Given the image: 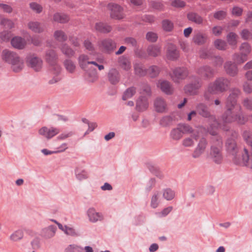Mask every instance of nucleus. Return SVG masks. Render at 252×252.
<instances>
[{
    "label": "nucleus",
    "instance_id": "51",
    "mask_svg": "<svg viewBox=\"0 0 252 252\" xmlns=\"http://www.w3.org/2000/svg\"><path fill=\"white\" fill-rule=\"evenodd\" d=\"M83 248L80 246L71 244L64 250L65 252H83Z\"/></svg>",
    "mask_w": 252,
    "mask_h": 252
},
{
    "label": "nucleus",
    "instance_id": "43",
    "mask_svg": "<svg viewBox=\"0 0 252 252\" xmlns=\"http://www.w3.org/2000/svg\"><path fill=\"white\" fill-rule=\"evenodd\" d=\"M136 93V88L134 87H131L127 88L124 92L122 96V99L124 100L132 97Z\"/></svg>",
    "mask_w": 252,
    "mask_h": 252
},
{
    "label": "nucleus",
    "instance_id": "42",
    "mask_svg": "<svg viewBox=\"0 0 252 252\" xmlns=\"http://www.w3.org/2000/svg\"><path fill=\"white\" fill-rule=\"evenodd\" d=\"M175 195V193L174 190L170 188H167L163 190V197L166 200H172Z\"/></svg>",
    "mask_w": 252,
    "mask_h": 252
},
{
    "label": "nucleus",
    "instance_id": "11",
    "mask_svg": "<svg viewBox=\"0 0 252 252\" xmlns=\"http://www.w3.org/2000/svg\"><path fill=\"white\" fill-rule=\"evenodd\" d=\"M99 46L104 53L111 54L116 49L117 43L112 39L106 38L101 41Z\"/></svg>",
    "mask_w": 252,
    "mask_h": 252
},
{
    "label": "nucleus",
    "instance_id": "10",
    "mask_svg": "<svg viewBox=\"0 0 252 252\" xmlns=\"http://www.w3.org/2000/svg\"><path fill=\"white\" fill-rule=\"evenodd\" d=\"M27 63L28 65L35 71H39L42 67V60L34 54L29 55L27 56Z\"/></svg>",
    "mask_w": 252,
    "mask_h": 252
},
{
    "label": "nucleus",
    "instance_id": "61",
    "mask_svg": "<svg viewBox=\"0 0 252 252\" xmlns=\"http://www.w3.org/2000/svg\"><path fill=\"white\" fill-rule=\"evenodd\" d=\"M30 6L32 10L35 11L37 13H41L42 10V6L40 4L34 2L30 3Z\"/></svg>",
    "mask_w": 252,
    "mask_h": 252
},
{
    "label": "nucleus",
    "instance_id": "6",
    "mask_svg": "<svg viewBox=\"0 0 252 252\" xmlns=\"http://www.w3.org/2000/svg\"><path fill=\"white\" fill-rule=\"evenodd\" d=\"M218 146H212L210 149V156L211 159L217 164H220L222 160V155L221 152V146L222 144L220 137H216Z\"/></svg>",
    "mask_w": 252,
    "mask_h": 252
},
{
    "label": "nucleus",
    "instance_id": "19",
    "mask_svg": "<svg viewBox=\"0 0 252 252\" xmlns=\"http://www.w3.org/2000/svg\"><path fill=\"white\" fill-rule=\"evenodd\" d=\"M87 215L90 221L96 222L98 220H102L103 219L101 213L96 212L94 208H90L87 211Z\"/></svg>",
    "mask_w": 252,
    "mask_h": 252
},
{
    "label": "nucleus",
    "instance_id": "5",
    "mask_svg": "<svg viewBox=\"0 0 252 252\" xmlns=\"http://www.w3.org/2000/svg\"><path fill=\"white\" fill-rule=\"evenodd\" d=\"M45 59L46 62L52 67L53 73L55 74H59L61 70L60 65L58 64L59 57L56 52L53 49H48L46 51Z\"/></svg>",
    "mask_w": 252,
    "mask_h": 252
},
{
    "label": "nucleus",
    "instance_id": "3",
    "mask_svg": "<svg viewBox=\"0 0 252 252\" xmlns=\"http://www.w3.org/2000/svg\"><path fill=\"white\" fill-rule=\"evenodd\" d=\"M2 59L11 65V68L14 72H19L23 69V62L16 53L6 49L4 50L2 53Z\"/></svg>",
    "mask_w": 252,
    "mask_h": 252
},
{
    "label": "nucleus",
    "instance_id": "64",
    "mask_svg": "<svg viewBox=\"0 0 252 252\" xmlns=\"http://www.w3.org/2000/svg\"><path fill=\"white\" fill-rule=\"evenodd\" d=\"M243 105L247 109L252 110V98L245 99L243 101Z\"/></svg>",
    "mask_w": 252,
    "mask_h": 252
},
{
    "label": "nucleus",
    "instance_id": "37",
    "mask_svg": "<svg viewBox=\"0 0 252 252\" xmlns=\"http://www.w3.org/2000/svg\"><path fill=\"white\" fill-rule=\"evenodd\" d=\"M55 39L59 42H64L67 39V36L65 32L62 30H57L54 33Z\"/></svg>",
    "mask_w": 252,
    "mask_h": 252
},
{
    "label": "nucleus",
    "instance_id": "53",
    "mask_svg": "<svg viewBox=\"0 0 252 252\" xmlns=\"http://www.w3.org/2000/svg\"><path fill=\"white\" fill-rule=\"evenodd\" d=\"M24 236V233L22 230H18L15 231L10 236V239L14 241H17L21 240Z\"/></svg>",
    "mask_w": 252,
    "mask_h": 252
},
{
    "label": "nucleus",
    "instance_id": "59",
    "mask_svg": "<svg viewBox=\"0 0 252 252\" xmlns=\"http://www.w3.org/2000/svg\"><path fill=\"white\" fill-rule=\"evenodd\" d=\"M141 18L142 21L150 24L153 23L155 21V17L153 15L145 14Z\"/></svg>",
    "mask_w": 252,
    "mask_h": 252
},
{
    "label": "nucleus",
    "instance_id": "12",
    "mask_svg": "<svg viewBox=\"0 0 252 252\" xmlns=\"http://www.w3.org/2000/svg\"><path fill=\"white\" fill-rule=\"evenodd\" d=\"M201 82L199 79H197L194 82L185 85L184 88V90L187 94L193 95L197 94L198 91L201 88Z\"/></svg>",
    "mask_w": 252,
    "mask_h": 252
},
{
    "label": "nucleus",
    "instance_id": "50",
    "mask_svg": "<svg viewBox=\"0 0 252 252\" xmlns=\"http://www.w3.org/2000/svg\"><path fill=\"white\" fill-rule=\"evenodd\" d=\"M0 25L6 29H11L14 27V24L13 21L7 18H2L0 21Z\"/></svg>",
    "mask_w": 252,
    "mask_h": 252
},
{
    "label": "nucleus",
    "instance_id": "13",
    "mask_svg": "<svg viewBox=\"0 0 252 252\" xmlns=\"http://www.w3.org/2000/svg\"><path fill=\"white\" fill-rule=\"evenodd\" d=\"M189 75L188 69L185 67H178L173 70L172 78L174 82H179V80L185 79Z\"/></svg>",
    "mask_w": 252,
    "mask_h": 252
},
{
    "label": "nucleus",
    "instance_id": "40",
    "mask_svg": "<svg viewBox=\"0 0 252 252\" xmlns=\"http://www.w3.org/2000/svg\"><path fill=\"white\" fill-rule=\"evenodd\" d=\"M170 136L174 140H179L183 137V133L177 127L171 130Z\"/></svg>",
    "mask_w": 252,
    "mask_h": 252
},
{
    "label": "nucleus",
    "instance_id": "20",
    "mask_svg": "<svg viewBox=\"0 0 252 252\" xmlns=\"http://www.w3.org/2000/svg\"><path fill=\"white\" fill-rule=\"evenodd\" d=\"M224 68L227 74L234 77L238 73V68L236 64L231 61L226 62L224 64Z\"/></svg>",
    "mask_w": 252,
    "mask_h": 252
},
{
    "label": "nucleus",
    "instance_id": "8",
    "mask_svg": "<svg viewBox=\"0 0 252 252\" xmlns=\"http://www.w3.org/2000/svg\"><path fill=\"white\" fill-rule=\"evenodd\" d=\"M197 113H198L202 117L207 118L210 121L215 122V124L218 125V121L216 116L211 114L208 107L204 103L198 104L196 107Z\"/></svg>",
    "mask_w": 252,
    "mask_h": 252
},
{
    "label": "nucleus",
    "instance_id": "18",
    "mask_svg": "<svg viewBox=\"0 0 252 252\" xmlns=\"http://www.w3.org/2000/svg\"><path fill=\"white\" fill-rule=\"evenodd\" d=\"M148 106L147 98L145 96H140L136 100L135 108L138 112H143L148 108Z\"/></svg>",
    "mask_w": 252,
    "mask_h": 252
},
{
    "label": "nucleus",
    "instance_id": "24",
    "mask_svg": "<svg viewBox=\"0 0 252 252\" xmlns=\"http://www.w3.org/2000/svg\"><path fill=\"white\" fill-rule=\"evenodd\" d=\"M95 28L97 31L103 33H109L112 29L111 26L103 22L96 23Z\"/></svg>",
    "mask_w": 252,
    "mask_h": 252
},
{
    "label": "nucleus",
    "instance_id": "30",
    "mask_svg": "<svg viewBox=\"0 0 252 252\" xmlns=\"http://www.w3.org/2000/svg\"><path fill=\"white\" fill-rule=\"evenodd\" d=\"M11 44L13 47L18 49H23L25 47L24 40L21 37H13L11 40Z\"/></svg>",
    "mask_w": 252,
    "mask_h": 252
},
{
    "label": "nucleus",
    "instance_id": "57",
    "mask_svg": "<svg viewBox=\"0 0 252 252\" xmlns=\"http://www.w3.org/2000/svg\"><path fill=\"white\" fill-rule=\"evenodd\" d=\"M146 36L147 40L151 42H155L158 38L157 34L152 32H148Z\"/></svg>",
    "mask_w": 252,
    "mask_h": 252
},
{
    "label": "nucleus",
    "instance_id": "4",
    "mask_svg": "<svg viewBox=\"0 0 252 252\" xmlns=\"http://www.w3.org/2000/svg\"><path fill=\"white\" fill-rule=\"evenodd\" d=\"M230 81L224 77L217 78L213 83L208 87V92L211 94L222 93L226 91L230 85Z\"/></svg>",
    "mask_w": 252,
    "mask_h": 252
},
{
    "label": "nucleus",
    "instance_id": "16",
    "mask_svg": "<svg viewBox=\"0 0 252 252\" xmlns=\"http://www.w3.org/2000/svg\"><path fill=\"white\" fill-rule=\"evenodd\" d=\"M207 144V142L206 139L204 137L201 138L199 140L197 147L194 150L192 154V157L194 158H198L204 152Z\"/></svg>",
    "mask_w": 252,
    "mask_h": 252
},
{
    "label": "nucleus",
    "instance_id": "27",
    "mask_svg": "<svg viewBox=\"0 0 252 252\" xmlns=\"http://www.w3.org/2000/svg\"><path fill=\"white\" fill-rule=\"evenodd\" d=\"M187 18L189 21L196 24L200 25L203 23V18L195 12H190L188 13L187 14Z\"/></svg>",
    "mask_w": 252,
    "mask_h": 252
},
{
    "label": "nucleus",
    "instance_id": "47",
    "mask_svg": "<svg viewBox=\"0 0 252 252\" xmlns=\"http://www.w3.org/2000/svg\"><path fill=\"white\" fill-rule=\"evenodd\" d=\"M89 60V57L87 55L83 54L80 55L78 58V61L80 66L83 69H85L88 64L87 61Z\"/></svg>",
    "mask_w": 252,
    "mask_h": 252
},
{
    "label": "nucleus",
    "instance_id": "54",
    "mask_svg": "<svg viewBox=\"0 0 252 252\" xmlns=\"http://www.w3.org/2000/svg\"><path fill=\"white\" fill-rule=\"evenodd\" d=\"M247 57H244L243 55L235 54L233 56V60L239 64H241L245 62L247 60Z\"/></svg>",
    "mask_w": 252,
    "mask_h": 252
},
{
    "label": "nucleus",
    "instance_id": "48",
    "mask_svg": "<svg viewBox=\"0 0 252 252\" xmlns=\"http://www.w3.org/2000/svg\"><path fill=\"white\" fill-rule=\"evenodd\" d=\"M178 127L183 134L186 133H192L193 130L192 128L189 125L186 124H179Z\"/></svg>",
    "mask_w": 252,
    "mask_h": 252
},
{
    "label": "nucleus",
    "instance_id": "9",
    "mask_svg": "<svg viewBox=\"0 0 252 252\" xmlns=\"http://www.w3.org/2000/svg\"><path fill=\"white\" fill-rule=\"evenodd\" d=\"M196 73L203 80H209L214 77L215 70L212 67L205 65L198 68Z\"/></svg>",
    "mask_w": 252,
    "mask_h": 252
},
{
    "label": "nucleus",
    "instance_id": "7",
    "mask_svg": "<svg viewBox=\"0 0 252 252\" xmlns=\"http://www.w3.org/2000/svg\"><path fill=\"white\" fill-rule=\"evenodd\" d=\"M107 7L110 11V17L115 20H122L125 17L124 9L118 4L110 3Z\"/></svg>",
    "mask_w": 252,
    "mask_h": 252
},
{
    "label": "nucleus",
    "instance_id": "39",
    "mask_svg": "<svg viewBox=\"0 0 252 252\" xmlns=\"http://www.w3.org/2000/svg\"><path fill=\"white\" fill-rule=\"evenodd\" d=\"M214 45L216 48L219 50L224 51L226 49L227 43L221 39H217L214 42Z\"/></svg>",
    "mask_w": 252,
    "mask_h": 252
},
{
    "label": "nucleus",
    "instance_id": "14",
    "mask_svg": "<svg viewBox=\"0 0 252 252\" xmlns=\"http://www.w3.org/2000/svg\"><path fill=\"white\" fill-rule=\"evenodd\" d=\"M166 57L170 61H175L177 60L180 57V51L178 50L176 46L172 43L168 45Z\"/></svg>",
    "mask_w": 252,
    "mask_h": 252
},
{
    "label": "nucleus",
    "instance_id": "26",
    "mask_svg": "<svg viewBox=\"0 0 252 252\" xmlns=\"http://www.w3.org/2000/svg\"><path fill=\"white\" fill-rule=\"evenodd\" d=\"M119 65L124 70L128 71L131 68V63L128 58L125 56H122L118 58Z\"/></svg>",
    "mask_w": 252,
    "mask_h": 252
},
{
    "label": "nucleus",
    "instance_id": "31",
    "mask_svg": "<svg viewBox=\"0 0 252 252\" xmlns=\"http://www.w3.org/2000/svg\"><path fill=\"white\" fill-rule=\"evenodd\" d=\"M154 106L156 111L162 113L166 108V103L164 100L161 98H157L154 102Z\"/></svg>",
    "mask_w": 252,
    "mask_h": 252
},
{
    "label": "nucleus",
    "instance_id": "58",
    "mask_svg": "<svg viewBox=\"0 0 252 252\" xmlns=\"http://www.w3.org/2000/svg\"><path fill=\"white\" fill-rule=\"evenodd\" d=\"M200 58L203 59H210L212 58L211 52L207 49H202L199 51Z\"/></svg>",
    "mask_w": 252,
    "mask_h": 252
},
{
    "label": "nucleus",
    "instance_id": "49",
    "mask_svg": "<svg viewBox=\"0 0 252 252\" xmlns=\"http://www.w3.org/2000/svg\"><path fill=\"white\" fill-rule=\"evenodd\" d=\"M147 70V74H149L151 78L156 77L159 73V67L156 65H152Z\"/></svg>",
    "mask_w": 252,
    "mask_h": 252
},
{
    "label": "nucleus",
    "instance_id": "56",
    "mask_svg": "<svg viewBox=\"0 0 252 252\" xmlns=\"http://www.w3.org/2000/svg\"><path fill=\"white\" fill-rule=\"evenodd\" d=\"M159 192L156 191L152 196L151 201V206L153 208H156L158 205V199Z\"/></svg>",
    "mask_w": 252,
    "mask_h": 252
},
{
    "label": "nucleus",
    "instance_id": "23",
    "mask_svg": "<svg viewBox=\"0 0 252 252\" xmlns=\"http://www.w3.org/2000/svg\"><path fill=\"white\" fill-rule=\"evenodd\" d=\"M134 73L136 75L139 77H143L146 75L148 73V70L144 68L143 64L141 63H136L134 64Z\"/></svg>",
    "mask_w": 252,
    "mask_h": 252
},
{
    "label": "nucleus",
    "instance_id": "38",
    "mask_svg": "<svg viewBox=\"0 0 252 252\" xmlns=\"http://www.w3.org/2000/svg\"><path fill=\"white\" fill-rule=\"evenodd\" d=\"M161 25L163 31L166 32H171L174 28V24L168 19L163 20L161 22Z\"/></svg>",
    "mask_w": 252,
    "mask_h": 252
},
{
    "label": "nucleus",
    "instance_id": "63",
    "mask_svg": "<svg viewBox=\"0 0 252 252\" xmlns=\"http://www.w3.org/2000/svg\"><path fill=\"white\" fill-rule=\"evenodd\" d=\"M243 11V10L242 8L238 6H234L232 8L231 12L232 15L237 17H240L242 15Z\"/></svg>",
    "mask_w": 252,
    "mask_h": 252
},
{
    "label": "nucleus",
    "instance_id": "55",
    "mask_svg": "<svg viewBox=\"0 0 252 252\" xmlns=\"http://www.w3.org/2000/svg\"><path fill=\"white\" fill-rule=\"evenodd\" d=\"M226 15L227 13L224 10L217 11L214 13V18L218 20H223L225 18Z\"/></svg>",
    "mask_w": 252,
    "mask_h": 252
},
{
    "label": "nucleus",
    "instance_id": "45",
    "mask_svg": "<svg viewBox=\"0 0 252 252\" xmlns=\"http://www.w3.org/2000/svg\"><path fill=\"white\" fill-rule=\"evenodd\" d=\"M63 65L65 69L69 73H72L74 72L76 66L74 63L71 60L69 59L65 60L63 62Z\"/></svg>",
    "mask_w": 252,
    "mask_h": 252
},
{
    "label": "nucleus",
    "instance_id": "25",
    "mask_svg": "<svg viewBox=\"0 0 252 252\" xmlns=\"http://www.w3.org/2000/svg\"><path fill=\"white\" fill-rule=\"evenodd\" d=\"M207 39V36L205 34L198 32L194 34L192 38V41L196 44L201 45L206 43Z\"/></svg>",
    "mask_w": 252,
    "mask_h": 252
},
{
    "label": "nucleus",
    "instance_id": "41",
    "mask_svg": "<svg viewBox=\"0 0 252 252\" xmlns=\"http://www.w3.org/2000/svg\"><path fill=\"white\" fill-rule=\"evenodd\" d=\"M173 120V117L165 116L160 119L159 124L163 127L169 126L172 125Z\"/></svg>",
    "mask_w": 252,
    "mask_h": 252
},
{
    "label": "nucleus",
    "instance_id": "52",
    "mask_svg": "<svg viewBox=\"0 0 252 252\" xmlns=\"http://www.w3.org/2000/svg\"><path fill=\"white\" fill-rule=\"evenodd\" d=\"M75 173L76 178L79 180L88 178V173L85 170L80 171L78 168H76L75 170Z\"/></svg>",
    "mask_w": 252,
    "mask_h": 252
},
{
    "label": "nucleus",
    "instance_id": "17",
    "mask_svg": "<svg viewBox=\"0 0 252 252\" xmlns=\"http://www.w3.org/2000/svg\"><path fill=\"white\" fill-rule=\"evenodd\" d=\"M107 76L109 81L112 85L117 84L120 80V73L116 68H111L108 73Z\"/></svg>",
    "mask_w": 252,
    "mask_h": 252
},
{
    "label": "nucleus",
    "instance_id": "35",
    "mask_svg": "<svg viewBox=\"0 0 252 252\" xmlns=\"http://www.w3.org/2000/svg\"><path fill=\"white\" fill-rule=\"evenodd\" d=\"M54 20L60 23H65L69 20V16L65 14L56 13L54 15Z\"/></svg>",
    "mask_w": 252,
    "mask_h": 252
},
{
    "label": "nucleus",
    "instance_id": "15",
    "mask_svg": "<svg viewBox=\"0 0 252 252\" xmlns=\"http://www.w3.org/2000/svg\"><path fill=\"white\" fill-rule=\"evenodd\" d=\"M60 132L59 129L51 127L43 126L39 130V133L47 139H51Z\"/></svg>",
    "mask_w": 252,
    "mask_h": 252
},
{
    "label": "nucleus",
    "instance_id": "60",
    "mask_svg": "<svg viewBox=\"0 0 252 252\" xmlns=\"http://www.w3.org/2000/svg\"><path fill=\"white\" fill-rule=\"evenodd\" d=\"M171 5L175 8H183L186 5V3L182 0H174L172 1Z\"/></svg>",
    "mask_w": 252,
    "mask_h": 252
},
{
    "label": "nucleus",
    "instance_id": "46",
    "mask_svg": "<svg viewBox=\"0 0 252 252\" xmlns=\"http://www.w3.org/2000/svg\"><path fill=\"white\" fill-rule=\"evenodd\" d=\"M251 50V47L248 42L243 43L240 47V50L244 57H247Z\"/></svg>",
    "mask_w": 252,
    "mask_h": 252
},
{
    "label": "nucleus",
    "instance_id": "29",
    "mask_svg": "<svg viewBox=\"0 0 252 252\" xmlns=\"http://www.w3.org/2000/svg\"><path fill=\"white\" fill-rule=\"evenodd\" d=\"M28 26L30 30L35 33H41L44 31L43 26L38 22H30Z\"/></svg>",
    "mask_w": 252,
    "mask_h": 252
},
{
    "label": "nucleus",
    "instance_id": "1",
    "mask_svg": "<svg viewBox=\"0 0 252 252\" xmlns=\"http://www.w3.org/2000/svg\"><path fill=\"white\" fill-rule=\"evenodd\" d=\"M230 133L231 136L227 139L225 142V148L227 153L233 156V161L235 164H242L250 168H252V140L250 131H244L243 137L247 144L251 146V154L250 155L248 150L244 148L241 159L237 157V154L239 152V148L236 140L238 136V133L233 130L230 131Z\"/></svg>",
    "mask_w": 252,
    "mask_h": 252
},
{
    "label": "nucleus",
    "instance_id": "22",
    "mask_svg": "<svg viewBox=\"0 0 252 252\" xmlns=\"http://www.w3.org/2000/svg\"><path fill=\"white\" fill-rule=\"evenodd\" d=\"M146 165L147 168L153 175L159 179L163 178V175L158 166L151 162H147Z\"/></svg>",
    "mask_w": 252,
    "mask_h": 252
},
{
    "label": "nucleus",
    "instance_id": "32",
    "mask_svg": "<svg viewBox=\"0 0 252 252\" xmlns=\"http://www.w3.org/2000/svg\"><path fill=\"white\" fill-rule=\"evenodd\" d=\"M147 51L149 56L156 57L160 54V48L157 45H151L148 47Z\"/></svg>",
    "mask_w": 252,
    "mask_h": 252
},
{
    "label": "nucleus",
    "instance_id": "2",
    "mask_svg": "<svg viewBox=\"0 0 252 252\" xmlns=\"http://www.w3.org/2000/svg\"><path fill=\"white\" fill-rule=\"evenodd\" d=\"M240 94L239 89H234L228 96L226 101V110L221 116L224 123L236 122L239 125H244L247 122L241 107L237 106V99Z\"/></svg>",
    "mask_w": 252,
    "mask_h": 252
},
{
    "label": "nucleus",
    "instance_id": "33",
    "mask_svg": "<svg viewBox=\"0 0 252 252\" xmlns=\"http://www.w3.org/2000/svg\"><path fill=\"white\" fill-rule=\"evenodd\" d=\"M60 49L62 53L68 58H71L74 56L75 54V51L66 43L62 45Z\"/></svg>",
    "mask_w": 252,
    "mask_h": 252
},
{
    "label": "nucleus",
    "instance_id": "34",
    "mask_svg": "<svg viewBox=\"0 0 252 252\" xmlns=\"http://www.w3.org/2000/svg\"><path fill=\"white\" fill-rule=\"evenodd\" d=\"M238 35L234 32H229L226 36V40L230 46H232V48H235L236 47L237 41V38Z\"/></svg>",
    "mask_w": 252,
    "mask_h": 252
},
{
    "label": "nucleus",
    "instance_id": "36",
    "mask_svg": "<svg viewBox=\"0 0 252 252\" xmlns=\"http://www.w3.org/2000/svg\"><path fill=\"white\" fill-rule=\"evenodd\" d=\"M149 5L156 10L162 11L165 9V6L162 1L151 0L149 1Z\"/></svg>",
    "mask_w": 252,
    "mask_h": 252
},
{
    "label": "nucleus",
    "instance_id": "44",
    "mask_svg": "<svg viewBox=\"0 0 252 252\" xmlns=\"http://www.w3.org/2000/svg\"><path fill=\"white\" fill-rule=\"evenodd\" d=\"M213 123L210 125L207 128L208 132L212 135L216 136L214 139L216 140V137H218L217 128L220 126V124L218 122V125L215 124V122H213ZM218 137H220L218 136Z\"/></svg>",
    "mask_w": 252,
    "mask_h": 252
},
{
    "label": "nucleus",
    "instance_id": "62",
    "mask_svg": "<svg viewBox=\"0 0 252 252\" xmlns=\"http://www.w3.org/2000/svg\"><path fill=\"white\" fill-rule=\"evenodd\" d=\"M244 91L247 94H251L252 92V83L245 82L243 84Z\"/></svg>",
    "mask_w": 252,
    "mask_h": 252
},
{
    "label": "nucleus",
    "instance_id": "28",
    "mask_svg": "<svg viewBox=\"0 0 252 252\" xmlns=\"http://www.w3.org/2000/svg\"><path fill=\"white\" fill-rule=\"evenodd\" d=\"M158 87L162 92L166 94H171L173 93V89L170 83L166 80L161 81Z\"/></svg>",
    "mask_w": 252,
    "mask_h": 252
},
{
    "label": "nucleus",
    "instance_id": "21",
    "mask_svg": "<svg viewBox=\"0 0 252 252\" xmlns=\"http://www.w3.org/2000/svg\"><path fill=\"white\" fill-rule=\"evenodd\" d=\"M57 229L55 225H51L42 229L41 236L46 239H50L55 236Z\"/></svg>",
    "mask_w": 252,
    "mask_h": 252
}]
</instances>
